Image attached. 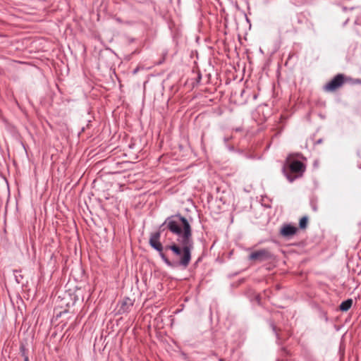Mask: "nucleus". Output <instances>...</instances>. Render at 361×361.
<instances>
[{
    "label": "nucleus",
    "instance_id": "f257e3e1",
    "mask_svg": "<svg viewBox=\"0 0 361 361\" xmlns=\"http://www.w3.org/2000/svg\"><path fill=\"white\" fill-rule=\"evenodd\" d=\"M194 248L192 238L177 239V243L166 245L164 250L171 251V260L166 254H161V259L170 267H181L186 269L191 261V252Z\"/></svg>",
    "mask_w": 361,
    "mask_h": 361
},
{
    "label": "nucleus",
    "instance_id": "f03ea898",
    "mask_svg": "<svg viewBox=\"0 0 361 361\" xmlns=\"http://www.w3.org/2000/svg\"><path fill=\"white\" fill-rule=\"evenodd\" d=\"M160 228L169 229L178 236V239H189L192 238V228L190 223L180 214L173 215L166 219Z\"/></svg>",
    "mask_w": 361,
    "mask_h": 361
},
{
    "label": "nucleus",
    "instance_id": "7ed1b4c3",
    "mask_svg": "<svg viewBox=\"0 0 361 361\" xmlns=\"http://www.w3.org/2000/svg\"><path fill=\"white\" fill-rule=\"evenodd\" d=\"M305 171V164L298 160L290 161L288 169L286 166L283 168V172L290 182H293L295 178L301 176Z\"/></svg>",
    "mask_w": 361,
    "mask_h": 361
},
{
    "label": "nucleus",
    "instance_id": "20e7f679",
    "mask_svg": "<svg viewBox=\"0 0 361 361\" xmlns=\"http://www.w3.org/2000/svg\"><path fill=\"white\" fill-rule=\"evenodd\" d=\"M272 259H274V255L267 249L256 250L252 252L249 256L250 260L259 262L271 260Z\"/></svg>",
    "mask_w": 361,
    "mask_h": 361
},
{
    "label": "nucleus",
    "instance_id": "39448f33",
    "mask_svg": "<svg viewBox=\"0 0 361 361\" xmlns=\"http://www.w3.org/2000/svg\"><path fill=\"white\" fill-rule=\"evenodd\" d=\"M343 83V75L342 74H338L324 86V90L329 92H334L341 87Z\"/></svg>",
    "mask_w": 361,
    "mask_h": 361
},
{
    "label": "nucleus",
    "instance_id": "423d86ee",
    "mask_svg": "<svg viewBox=\"0 0 361 361\" xmlns=\"http://www.w3.org/2000/svg\"><path fill=\"white\" fill-rule=\"evenodd\" d=\"M160 231H157L151 234L149 243L157 251L159 252V256L161 257V254H165L163 250L164 247L160 243Z\"/></svg>",
    "mask_w": 361,
    "mask_h": 361
},
{
    "label": "nucleus",
    "instance_id": "0eeeda50",
    "mask_svg": "<svg viewBox=\"0 0 361 361\" xmlns=\"http://www.w3.org/2000/svg\"><path fill=\"white\" fill-rule=\"evenodd\" d=\"M297 228L290 224L284 225L280 231V233L282 236L289 238L295 235L297 232Z\"/></svg>",
    "mask_w": 361,
    "mask_h": 361
},
{
    "label": "nucleus",
    "instance_id": "6e6552de",
    "mask_svg": "<svg viewBox=\"0 0 361 361\" xmlns=\"http://www.w3.org/2000/svg\"><path fill=\"white\" fill-rule=\"evenodd\" d=\"M133 305V301L129 298H124L120 304L118 312L120 313H125L129 311L130 307Z\"/></svg>",
    "mask_w": 361,
    "mask_h": 361
},
{
    "label": "nucleus",
    "instance_id": "1a4fd4ad",
    "mask_svg": "<svg viewBox=\"0 0 361 361\" xmlns=\"http://www.w3.org/2000/svg\"><path fill=\"white\" fill-rule=\"evenodd\" d=\"M353 305V300L352 299H348L343 302H341L340 305V310L343 312L348 311Z\"/></svg>",
    "mask_w": 361,
    "mask_h": 361
},
{
    "label": "nucleus",
    "instance_id": "9d476101",
    "mask_svg": "<svg viewBox=\"0 0 361 361\" xmlns=\"http://www.w3.org/2000/svg\"><path fill=\"white\" fill-rule=\"evenodd\" d=\"M20 353L21 356L24 358V361H29V357L27 355V350L26 349L24 344L21 343L20 345Z\"/></svg>",
    "mask_w": 361,
    "mask_h": 361
},
{
    "label": "nucleus",
    "instance_id": "9b49d317",
    "mask_svg": "<svg viewBox=\"0 0 361 361\" xmlns=\"http://www.w3.org/2000/svg\"><path fill=\"white\" fill-rule=\"evenodd\" d=\"M307 222L308 218L307 216H303L301 218L299 223L300 228L302 229L305 228L307 227Z\"/></svg>",
    "mask_w": 361,
    "mask_h": 361
},
{
    "label": "nucleus",
    "instance_id": "f8f14e48",
    "mask_svg": "<svg viewBox=\"0 0 361 361\" xmlns=\"http://www.w3.org/2000/svg\"><path fill=\"white\" fill-rule=\"evenodd\" d=\"M16 281H17L18 283H21V281H20V280H18V276H16Z\"/></svg>",
    "mask_w": 361,
    "mask_h": 361
},
{
    "label": "nucleus",
    "instance_id": "ddd939ff",
    "mask_svg": "<svg viewBox=\"0 0 361 361\" xmlns=\"http://www.w3.org/2000/svg\"><path fill=\"white\" fill-rule=\"evenodd\" d=\"M272 328H273V330H274V331H276V327H275V326L272 325Z\"/></svg>",
    "mask_w": 361,
    "mask_h": 361
},
{
    "label": "nucleus",
    "instance_id": "4468645a",
    "mask_svg": "<svg viewBox=\"0 0 361 361\" xmlns=\"http://www.w3.org/2000/svg\"><path fill=\"white\" fill-rule=\"evenodd\" d=\"M219 361H224V360L223 359H220Z\"/></svg>",
    "mask_w": 361,
    "mask_h": 361
}]
</instances>
